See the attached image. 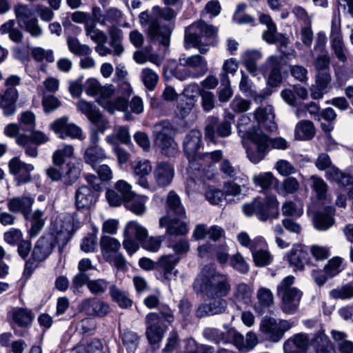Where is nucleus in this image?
Masks as SVG:
<instances>
[{
  "label": "nucleus",
  "instance_id": "1",
  "mask_svg": "<svg viewBox=\"0 0 353 353\" xmlns=\"http://www.w3.org/2000/svg\"><path fill=\"white\" fill-rule=\"evenodd\" d=\"M217 28L203 21H197L185 29V48H196L201 54H206L216 42Z\"/></svg>",
  "mask_w": 353,
  "mask_h": 353
},
{
  "label": "nucleus",
  "instance_id": "2",
  "mask_svg": "<svg viewBox=\"0 0 353 353\" xmlns=\"http://www.w3.org/2000/svg\"><path fill=\"white\" fill-rule=\"evenodd\" d=\"M170 7L165 6V7L161 8L155 6L152 9V24L150 33L153 34L154 28H157L159 37V43L165 47L170 45V36L177 15V12Z\"/></svg>",
  "mask_w": 353,
  "mask_h": 353
},
{
  "label": "nucleus",
  "instance_id": "3",
  "mask_svg": "<svg viewBox=\"0 0 353 353\" xmlns=\"http://www.w3.org/2000/svg\"><path fill=\"white\" fill-rule=\"evenodd\" d=\"M242 210L247 216H256L263 222L279 217V202L274 194L257 196L251 202L245 203Z\"/></svg>",
  "mask_w": 353,
  "mask_h": 353
},
{
  "label": "nucleus",
  "instance_id": "4",
  "mask_svg": "<svg viewBox=\"0 0 353 353\" xmlns=\"http://www.w3.org/2000/svg\"><path fill=\"white\" fill-rule=\"evenodd\" d=\"M196 294L205 293L207 298L226 296L231 289L228 278L223 274H212L210 276L199 275L193 283Z\"/></svg>",
  "mask_w": 353,
  "mask_h": 353
},
{
  "label": "nucleus",
  "instance_id": "5",
  "mask_svg": "<svg viewBox=\"0 0 353 353\" xmlns=\"http://www.w3.org/2000/svg\"><path fill=\"white\" fill-rule=\"evenodd\" d=\"M72 234V232L61 230L56 235L48 234L41 236L33 248L32 259L37 262L45 261L51 254L56 245H58L59 252H62Z\"/></svg>",
  "mask_w": 353,
  "mask_h": 353
},
{
  "label": "nucleus",
  "instance_id": "6",
  "mask_svg": "<svg viewBox=\"0 0 353 353\" xmlns=\"http://www.w3.org/2000/svg\"><path fill=\"white\" fill-rule=\"evenodd\" d=\"M295 278L290 275L285 277L277 285L276 294L281 298V309L287 314H295L299 307L303 292L293 287Z\"/></svg>",
  "mask_w": 353,
  "mask_h": 353
},
{
  "label": "nucleus",
  "instance_id": "7",
  "mask_svg": "<svg viewBox=\"0 0 353 353\" xmlns=\"http://www.w3.org/2000/svg\"><path fill=\"white\" fill-rule=\"evenodd\" d=\"M174 136L175 130L172 123L167 119L157 122L153 126L154 143L165 156L174 157L178 152Z\"/></svg>",
  "mask_w": 353,
  "mask_h": 353
},
{
  "label": "nucleus",
  "instance_id": "8",
  "mask_svg": "<svg viewBox=\"0 0 353 353\" xmlns=\"http://www.w3.org/2000/svg\"><path fill=\"white\" fill-rule=\"evenodd\" d=\"M14 11L17 24L21 29L34 38L43 35V30L32 8L27 5L18 4L14 6Z\"/></svg>",
  "mask_w": 353,
  "mask_h": 353
},
{
  "label": "nucleus",
  "instance_id": "9",
  "mask_svg": "<svg viewBox=\"0 0 353 353\" xmlns=\"http://www.w3.org/2000/svg\"><path fill=\"white\" fill-rule=\"evenodd\" d=\"M234 121V115L228 113L224 120L220 121L214 117H208L205 127V138L213 143L219 141V138H225L232 133V123Z\"/></svg>",
  "mask_w": 353,
  "mask_h": 353
},
{
  "label": "nucleus",
  "instance_id": "10",
  "mask_svg": "<svg viewBox=\"0 0 353 353\" xmlns=\"http://www.w3.org/2000/svg\"><path fill=\"white\" fill-rule=\"evenodd\" d=\"M246 139L255 146V150H247L248 157L252 163L256 164L264 159L270 150V138L258 128Z\"/></svg>",
  "mask_w": 353,
  "mask_h": 353
},
{
  "label": "nucleus",
  "instance_id": "11",
  "mask_svg": "<svg viewBox=\"0 0 353 353\" xmlns=\"http://www.w3.org/2000/svg\"><path fill=\"white\" fill-rule=\"evenodd\" d=\"M282 58L272 55L261 65L259 73L267 77V84L272 88L279 87L282 83Z\"/></svg>",
  "mask_w": 353,
  "mask_h": 353
},
{
  "label": "nucleus",
  "instance_id": "12",
  "mask_svg": "<svg viewBox=\"0 0 353 353\" xmlns=\"http://www.w3.org/2000/svg\"><path fill=\"white\" fill-rule=\"evenodd\" d=\"M331 48L336 58L342 62L347 60V49L344 45L341 29V16L339 12H334L331 21L330 32Z\"/></svg>",
  "mask_w": 353,
  "mask_h": 353
},
{
  "label": "nucleus",
  "instance_id": "13",
  "mask_svg": "<svg viewBox=\"0 0 353 353\" xmlns=\"http://www.w3.org/2000/svg\"><path fill=\"white\" fill-rule=\"evenodd\" d=\"M68 117H62L57 119L49 125L50 130L53 131L60 139L67 137L72 139H83L81 129L74 123H68Z\"/></svg>",
  "mask_w": 353,
  "mask_h": 353
},
{
  "label": "nucleus",
  "instance_id": "14",
  "mask_svg": "<svg viewBox=\"0 0 353 353\" xmlns=\"http://www.w3.org/2000/svg\"><path fill=\"white\" fill-rule=\"evenodd\" d=\"M8 165L10 173L15 176L17 185L26 184L31 181L30 172L34 170L32 164L26 163L19 158L14 157L9 161Z\"/></svg>",
  "mask_w": 353,
  "mask_h": 353
},
{
  "label": "nucleus",
  "instance_id": "15",
  "mask_svg": "<svg viewBox=\"0 0 353 353\" xmlns=\"http://www.w3.org/2000/svg\"><path fill=\"white\" fill-rule=\"evenodd\" d=\"M147 339L150 344L154 345L161 341L164 330L161 326V319L156 312H151L145 317Z\"/></svg>",
  "mask_w": 353,
  "mask_h": 353
},
{
  "label": "nucleus",
  "instance_id": "16",
  "mask_svg": "<svg viewBox=\"0 0 353 353\" xmlns=\"http://www.w3.org/2000/svg\"><path fill=\"white\" fill-rule=\"evenodd\" d=\"M284 259L296 270L303 271L305 264H310V256L307 249L301 245H294L285 256Z\"/></svg>",
  "mask_w": 353,
  "mask_h": 353
},
{
  "label": "nucleus",
  "instance_id": "17",
  "mask_svg": "<svg viewBox=\"0 0 353 353\" xmlns=\"http://www.w3.org/2000/svg\"><path fill=\"white\" fill-rule=\"evenodd\" d=\"M201 145L202 134L199 130L193 129L185 135L183 147L189 161H192L196 159Z\"/></svg>",
  "mask_w": 353,
  "mask_h": 353
},
{
  "label": "nucleus",
  "instance_id": "18",
  "mask_svg": "<svg viewBox=\"0 0 353 353\" xmlns=\"http://www.w3.org/2000/svg\"><path fill=\"white\" fill-rule=\"evenodd\" d=\"M183 219L163 216L159 219V227L160 228H165V234L168 235L183 236L189 231L187 223L182 221Z\"/></svg>",
  "mask_w": 353,
  "mask_h": 353
},
{
  "label": "nucleus",
  "instance_id": "19",
  "mask_svg": "<svg viewBox=\"0 0 353 353\" xmlns=\"http://www.w3.org/2000/svg\"><path fill=\"white\" fill-rule=\"evenodd\" d=\"M34 202V198L27 195L13 196L6 200L8 210L14 214H21L23 217L32 210Z\"/></svg>",
  "mask_w": 353,
  "mask_h": 353
},
{
  "label": "nucleus",
  "instance_id": "20",
  "mask_svg": "<svg viewBox=\"0 0 353 353\" xmlns=\"http://www.w3.org/2000/svg\"><path fill=\"white\" fill-rule=\"evenodd\" d=\"M180 257L174 254L161 256L157 261V271L163 274L165 280L174 279L178 271L175 266L179 262Z\"/></svg>",
  "mask_w": 353,
  "mask_h": 353
},
{
  "label": "nucleus",
  "instance_id": "21",
  "mask_svg": "<svg viewBox=\"0 0 353 353\" xmlns=\"http://www.w3.org/2000/svg\"><path fill=\"white\" fill-rule=\"evenodd\" d=\"M153 175L159 186H168L171 183L174 175V166L168 162H159L154 168Z\"/></svg>",
  "mask_w": 353,
  "mask_h": 353
},
{
  "label": "nucleus",
  "instance_id": "22",
  "mask_svg": "<svg viewBox=\"0 0 353 353\" xmlns=\"http://www.w3.org/2000/svg\"><path fill=\"white\" fill-rule=\"evenodd\" d=\"M309 336L304 333L293 335L285 341L283 350L285 353H304L310 344Z\"/></svg>",
  "mask_w": 353,
  "mask_h": 353
},
{
  "label": "nucleus",
  "instance_id": "23",
  "mask_svg": "<svg viewBox=\"0 0 353 353\" xmlns=\"http://www.w3.org/2000/svg\"><path fill=\"white\" fill-rule=\"evenodd\" d=\"M262 39L269 44L276 43L279 50L283 55L289 54L283 50V48H286L289 43V39L285 34L277 32L276 24H272L266 27V29L262 33Z\"/></svg>",
  "mask_w": 353,
  "mask_h": 353
},
{
  "label": "nucleus",
  "instance_id": "24",
  "mask_svg": "<svg viewBox=\"0 0 353 353\" xmlns=\"http://www.w3.org/2000/svg\"><path fill=\"white\" fill-rule=\"evenodd\" d=\"M18 97V91L14 87L7 88L0 93V108L3 110L5 116L9 117L15 113Z\"/></svg>",
  "mask_w": 353,
  "mask_h": 353
},
{
  "label": "nucleus",
  "instance_id": "25",
  "mask_svg": "<svg viewBox=\"0 0 353 353\" xmlns=\"http://www.w3.org/2000/svg\"><path fill=\"white\" fill-rule=\"evenodd\" d=\"M23 218L29 223L28 232L30 237L34 238L38 236L45 225L44 211L41 209L31 210Z\"/></svg>",
  "mask_w": 353,
  "mask_h": 353
},
{
  "label": "nucleus",
  "instance_id": "26",
  "mask_svg": "<svg viewBox=\"0 0 353 353\" xmlns=\"http://www.w3.org/2000/svg\"><path fill=\"white\" fill-rule=\"evenodd\" d=\"M8 319L11 324L20 327H27L32 323L34 315L32 310L24 307H13L8 313Z\"/></svg>",
  "mask_w": 353,
  "mask_h": 353
},
{
  "label": "nucleus",
  "instance_id": "27",
  "mask_svg": "<svg viewBox=\"0 0 353 353\" xmlns=\"http://www.w3.org/2000/svg\"><path fill=\"white\" fill-rule=\"evenodd\" d=\"M310 345L315 353H336L334 345L325 334L323 329H321L314 334L310 340Z\"/></svg>",
  "mask_w": 353,
  "mask_h": 353
},
{
  "label": "nucleus",
  "instance_id": "28",
  "mask_svg": "<svg viewBox=\"0 0 353 353\" xmlns=\"http://www.w3.org/2000/svg\"><path fill=\"white\" fill-rule=\"evenodd\" d=\"M254 114L257 122L265 130L270 132L276 130L277 125L274 121V108L272 105L259 108L255 110Z\"/></svg>",
  "mask_w": 353,
  "mask_h": 353
},
{
  "label": "nucleus",
  "instance_id": "29",
  "mask_svg": "<svg viewBox=\"0 0 353 353\" xmlns=\"http://www.w3.org/2000/svg\"><path fill=\"white\" fill-rule=\"evenodd\" d=\"M182 61L188 68L192 70V78H199L208 71V63L205 58L199 54L189 57H181Z\"/></svg>",
  "mask_w": 353,
  "mask_h": 353
},
{
  "label": "nucleus",
  "instance_id": "30",
  "mask_svg": "<svg viewBox=\"0 0 353 353\" xmlns=\"http://www.w3.org/2000/svg\"><path fill=\"white\" fill-rule=\"evenodd\" d=\"M165 209L169 217H177L185 219L186 217L185 210L181 202L180 197L174 191H170L166 199Z\"/></svg>",
  "mask_w": 353,
  "mask_h": 353
},
{
  "label": "nucleus",
  "instance_id": "31",
  "mask_svg": "<svg viewBox=\"0 0 353 353\" xmlns=\"http://www.w3.org/2000/svg\"><path fill=\"white\" fill-rule=\"evenodd\" d=\"M263 57L262 52L259 50H247L241 55V63L250 74L257 76L261 66H257V61Z\"/></svg>",
  "mask_w": 353,
  "mask_h": 353
},
{
  "label": "nucleus",
  "instance_id": "32",
  "mask_svg": "<svg viewBox=\"0 0 353 353\" xmlns=\"http://www.w3.org/2000/svg\"><path fill=\"white\" fill-rule=\"evenodd\" d=\"M97 199L96 194L87 185L80 186L75 193V204L78 209L91 208Z\"/></svg>",
  "mask_w": 353,
  "mask_h": 353
},
{
  "label": "nucleus",
  "instance_id": "33",
  "mask_svg": "<svg viewBox=\"0 0 353 353\" xmlns=\"http://www.w3.org/2000/svg\"><path fill=\"white\" fill-rule=\"evenodd\" d=\"M219 170L225 178L232 179L234 181L246 185L248 181V177L241 172L239 167L233 166L228 159L223 160L219 165Z\"/></svg>",
  "mask_w": 353,
  "mask_h": 353
},
{
  "label": "nucleus",
  "instance_id": "34",
  "mask_svg": "<svg viewBox=\"0 0 353 353\" xmlns=\"http://www.w3.org/2000/svg\"><path fill=\"white\" fill-rule=\"evenodd\" d=\"M260 330L268 340L274 343L279 342L284 336L278 327L277 322L271 318L264 319L261 322Z\"/></svg>",
  "mask_w": 353,
  "mask_h": 353
},
{
  "label": "nucleus",
  "instance_id": "35",
  "mask_svg": "<svg viewBox=\"0 0 353 353\" xmlns=\"http://www.w3.org/2000/svg\"><path fill=\"white\" fill-rule=\"evenodd\" d=\"M253 288L244 282L239 283L233 290V298L236 303L245 306L252 303Z\"/></svg>",
  "mask_w": 353,
  "mask_h": 353
},
{
  "label": "nucleus",
  "instance_id": "36",
  "mask_svg": "<svg viewBox=\"0 0 353 353\" xmlns=\"http://www.w3.org/2000/svg\"><path fill=\"white\" fill-rule=\"evenodd\" d=\"M134 176L137 183L144 188H149L147 176L152 171V165L148 160H140L133 166Z\"/></svg>",
  "mask_w": 353,
  "mask_h": 353
},
{
  "label": "nucleus",
  "instance_id": "37",
  "mask_svg": "<svg viewBox=\"0 0 353 353\" xmlns=\"http://www.w3.org/2000/svg\"><path fill=\"white\" fill-rule=\"evenodd\" d=\"M241 79L239 82V89L246 96L254 98L257 102H261L268 96L271 94V92L270 91H268L267 93H257L252 89V82L249 79V77L243 70L241 71Z\"/></svg>",
  "mask_w": 353,
  "mask_h": 353
},
{
  "label": "nucleus",
  "instance_id": "38",
  "mask_svg": "<svg viewBox=\"0 0 353 353\" xmlns=\"http://www.w3.org/2000/svg\"><path fill=\"white\" fill-rule=\"evenodd\" d=\"M316 134V128L312 121L301 120L297 123L294 129V137L296 140L310 141Z\"/></svg>",
  "mask_w": 353,
  "mask_h": 353
},
{
  "label": "nucleus",
  "instance_id": "39",
  "mask_svg": "<svg viewBox=\"0 0 353 353\" xmlns=\"http://www.w3.org/2000/svg\"><path fill=\"white\" fill-rule=\"evenodd\" d=\"M256 298L258 303L254 305V310L259 314H263L265 310L268 309L274 303L273 294L267 288H259L256 292Z\"/></svg>",
  "mask_w": 353,
  "mask_h": 353
},
{
  "label": "nucleus",
  "instance_id": "40",
  "mask_svg": "<svg viewBox=\"0 0 353 353\" xmlns=\"http://www.w3.org/2000/svg\"><path fill=\"white\" fill-rule=\"evenodd\" d=\"M108 34L110 37L108 44L112 54L116 57L121 56L124 52V47L122 44V30L112 26L109 28Z\"/></svg>",
  "mask_w": 353,
  "mask_h": 353
},
{
  "label": "nucleus",
  "instance_id": "41",
  "mask_svg": "<svg viewBox=\"0 0 353 353\" xmlns=\"http://www.w3.org/2000/svg\"><path fill=\"white\" fill-rule=\"evenodd\" d=\"M148 230L137 221H130L123 231V236H128L137 240L140 244L148 237Z\"/></svg>",
  "mask_w": 353,
  "mask_h": 353
},
{
  "label": "nucleus",
  "instance_id": "42",
  "mask_svg": "<svg viewBox=\"0 0 353 353\" xmlns=\"http://www.w3.org/2000/svg\"><path fill=\"white\" fill-rule=\"evenodd\" d=\"M100 246L102 256L104 259H106L119 252L121 243L117 239L104 235L100 239Z\"/></svg>",
  "mask_w": 353,
  "mask_h": 353
},
{
  "label": "nucleus",
  "instance_id": "43",
  "mask_svg": "<svg viewBox=\"0 0 353 353\" xmlns=\"http://www.w3.org/2000/svg\"><path fill=\"white\" fill-rule=\"evenodd\" d=\"M106 157L104 150L100 146H89L83 155L85 162L90 165L93 169H97V163Z\"/></svg>",
  "mask_w": 353,
  "mask_h": 353
},
{
  "label": "nucleus",
  "instance_id": "44",
  "mask_svg": "<svg viewBox=\"0 0 353 353\" xmlns=\"http://www.w3.org/2000/svg\"><path fill=\"white\" fill-rule=\"evenodd\" d=\"M330 334L341 353H353V342L347 340V334L345 332L333 330Z\"/></svg>",
  "mask_w": 353,
  "mask_h": 353
},
{
  "label": "nucleus",
  "instance_id": "45",
  "mask_svg": "<svg viewBox=\"0 0 353 353\" xmlns=\"http://www.w3.org/2000/svg\"><path fill=\"white\" fill-rule=\"evenodd\" d=\"M81 173L80 163L77 165L68 162L63 169L62 181L66 185H71L79 178Z\"/></svg>",
  "mask_w": 353,
  "mask_h": 353
},
{
  "label": "nucleus",
  "instance_id": "46",
  "mask_svg": "<svg viewBox=\"0 0 353 353\" xmlns=\"http://www.w3.org/2000/svg\"><path fill=\"white\" fill-rule=\"evenodd\" d=\"M334 223V218L325 212H317L313 217V225L316 230L320 231L328 230Z\"/></svg>",
  "mask_w": 353,
  "mask_h": 353
},
{
  "label": "nucleus",
  "instance_id": "47",
  "mask_svg": "<svg viewBox=\"0 0 353 353\" xmlns=\"http://www.w3.org/2000/svg\"><path fill=\"white\" fill-rule=\"evenodd\" d=\"M336 113L332 108H326L321 110L319 114V121L321 119L325 120L326 122L321 123V128L323 131H332L334 128V121L336 119Z\"/></svg>",
  "mask_w": 353,
  "mask_h": 353
},
{
  "label": "nucleus",
  "instance_id": "48",
  "mask_svg": "<svg viewBox=\"0 0 353 353\" xmlns=\"http://www.w3.org/2000/svg\"><path fill=\"white\" fill-rule=\"evenodd\" d=\"M220 81L221 85L217 90L219 100L221 102H227L233 95L229 76L224 73L220 76Z\"/></svg>",
  "mask_w": 353,
  "mask_h": 353
},
{
  "label": "nucleus",
  "instance_id": "49",
  "mask_svg": "<svg viewBox=\"0 0 353 353\" xmlns=\"http://www.w3.org/2000/svg\"><path fill=\"white\" fill-rule=\"evenodd\" d=\"M74 154V148L71 145H64L61 148L57 150L52 155L54 165L63 166L65 160Z\"/></svg>",
  "mask_w": 353,
  "mask_h": 353
},
{
  "label": "nucleus",
  "instance_id": "50",
  "mask_svg": "<svg viewBox=\"0 0 353 353\" xmlns=\"http://www.w3.org/2000/svg\"><path fill=\"white\" fill-rule=\"evenodd\" d=\"M327 174L330 180L334 181L343 186L353 184L352 176L350 174L341 172L336 167H333L330 171H327Z\"/></svg>",
  "mask_w": 353,
  "mask_h": 353
},
{
  "label": "nucleus",
  "instance_id": "51",
  "mask_svg": "<svg viewBox=\"0 0 353 353\" xmlns=\"http://www.w3.org/2000/svg\"><path fill=\"white\" fill-rule=\"evenodd\" d=\"M203 336L216 345L221 343L225 344L226 332H223L218 328L208 327H205L202 332Z\"/></svg>",
  "mask_w": 353,
  "mask_h": 353
},
{
  "label": "nucleus",
  "instance_id": "52",
  "mask_svg": "<svg viewBox=\"0 0 353 353\" xmlns=\"http://www.w3.org/2000/svg\"><path fill=\"white\" fill-rule=\"evenodd\" d=\"M236 127L239 137L243 139L250 135L254 130L259 128L251 123L250 118L247 115H242L239 119Z\"/></svg>",
  "mask_w": 353,
  "mask_h": 353
},
{
  "label": "nucleus",
  "instance_id": "53",
  "mask_svg": "<svg viewBox=\"0 0 353 353\" xmlns=\"http://www.w3.org/2000/svg\"><path fill=\"white\" fill-rule=\"evenodd\" d=\"M110 294L112 300L118 303L121 307L127 308L132 305V301L125 292L119 289L116 285L109 287Z\"/></svg>",
  "mask_w": 353,
  "mask_h": 353
},
{
  "label": "nucleus",
  "instance_id": "54",
  "mask_svg": "<svg viewBox=\"0 0 353 353\" xmlns=\"http://www.w3.org/2000/svg\"><path fill=\"white\" fill-rule=\"evenodd\" d=\"M146 199L145 196H136L134 194L133 199L125 202V207L137 215H143L146 211Z\"/></svg>",
  "mask_w": 353,
  "mask_h": 353
},
{
  "label": "nucleus",
  "instance_id": "55",
  "mask_svg": "<svg viewBox=\"0 0 353 353\" xmlns=\"http://www.w3.org/2000/svg\"><path fill=\"white\" fill-rule=\"evenodd\" d=\"M68 48L71 52L77 56H88L92 49L85 44H81L77 38L68 37L67 39Z\"/></svg>",
  "mask_w": 353,
  "mask_h": 353
},
{
  "label": "nucleus",
  "instance_id": "56",
  "mask_svg": "<svg viewBox=\"0 0 353 353\" xmlns=\"http://www.w3.org/2000/svg\"><path fill=\"white\" fill-rule=\"evenodd\" d=\"M17 143L24 148L25 154L32 158L38 156L37 145L32 143L27 134H20L17 138Z\"/></svg>",
  "mask_w": 353,
  "mask_h": 353
},
{
  "label": "nucleus",
  "instance_id": "57",
  "mask_svg": "<svg viewBox=\"0 0 353 353\" xmlns=\"http://www.w3.org/2000/svg\"><path fill=\"white\" fill-rule=\"evenodd\" d=\"M121 337L123 345L130 351H134L139 343V337L137 334L129 329H125L121 333Z\"/></svg>",
  "mask_w": 353,
  "mask_h": 353
},
{
  "label": "nucleus",
  "instance_id": "58",
  "mask_svg": "<svg viewBox=\"0 0 353 353\" xmlns=\"http://www.w3.org/2000/svg\"><path fill=\"white\" fill-rule=\"evenodd\" d=\"M35 115L30 111H26L20 114L19 125L25 134L32 131L35 128Z\"/></svg>",
  "mask_w": 353,
  "mask_h": 353
},
{
  "label": "nucleus",
  "instance_id": "59",
  "mask_svg": "<svg viewBox=\"0 0 353 353\" xmlns=\"http://www.w3.org/2000/svg\"><path fill=\"white\" fill-rule=\"evenodd\" d=\"M330 296L334 299H351L353 298V285L347 283L334 288L330 292Z\"/></svg>",
  "mask_w": 353,
  "mask_h": 353
},
{
  "label": "nucleus",
  "instance_id": "60",
  "mask_svg": "<svg viewBox=\"0 0 353 353\" xmlns=\"http://www.w3.org/2000/svg\"><path fill=\"white\" fill-rule=\"evenodd\" d=\"M85 30L86 35L90 37V39L96 43H106L107 36L101 30L95 28V23H86L85 24Z\"/></svg>",
  "mask_w": 353,
  "mask_h": 353
},
{
  "label": "nucleus",
  "instance_id": "61",
  "mask_svg": "<svg viewBox=\"0 0 353 353\" xmlns=\"http://www.w3.org/2000/svg\"><path fill=\"white\" fill-rule=\"evenodd\" d=\"M32 58L37 62L46 61L47 63H52L54 61L52 50H45L41 47L33 48L31 50Z\"/></svg>",
  "mask_w": 353,
  "mask_h": 353
},
{
  "label": "nucleus",
  "instance_id": "62",
  "mask_svg": "<svg viewBox=\"0 0 353 353\" xmlns=\"http://www.w3.org/2000/svg\"><path fill=\"white\" fill-rule=\"evenodd\" d=\"M254 183L263 189L270 188L276 179L271 172H263L255 174L252 178Z\"/></svg>",
  "mask_w": 353,
  "mask_h": 353
},
{
  "label": "nucleus",
  "instance_id": "63",
  "mask_svg": "<svg viewBox=\"0 0 353 353\" xmlns=\"http://www.w3.org/2000/svg\"><path fill=\"white\" fill-rule=\"evenodd\" d=\"M165 236H150L144 239L141 243V247L150 252H157L161 248V243L165 241Z\"/></svg>",
  "mask_w": 353,
  "mask_h": 353
},
{
  "label": "nucleus",
  "instance_id": "64",
  "mask_svg": "<svg viewBox=\"0 0 353 353\" xmlns=\"http://www.w3.org/2000/svg\"><path fill=\"white\" fill-rule=\"evenodd\" d=\"M171 74L180 81L192 78V70L183 63L181 57L179 59V63L174 68L171 69Z\"/></svg>",
  "mask_w": 353,
  "mask_h": 353
}]
</instances>
